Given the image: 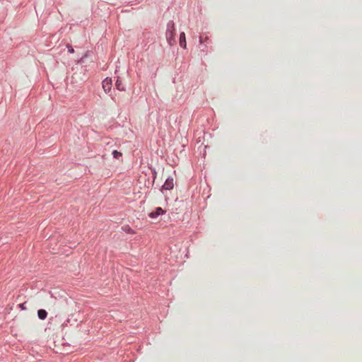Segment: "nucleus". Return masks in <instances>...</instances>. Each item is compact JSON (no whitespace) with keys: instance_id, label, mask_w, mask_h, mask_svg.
I'll return each instance as SVG.
<instances>
[{"instance_id":"1","label":"nucleus","mask_w":362,"mask_h":362,"mask_svg":"<svg viewBox=\"0 0 362 362\" xmlns=\"http://www.w3.org/2000/svg\"><path fill=\"white\" fill-rule=\"evenodd\" d=\"M166 39L170 45H173L175 43V24L172 21H170L168 23V28H167V31H166Z\"/></svg>"},{"instance_id":"2","label":"nucleus","mask_w":362,"mask_h":362,"mask_svg":"<svg viewBox=\"0 0 362 362\" xmlns=\"http://www.w3.org/2000/svg\"><path fill=\"white\" fill-rule=\"evenodd\" d=\"M112 81L111 78H106L103 81V88L105 93H109L112 88Z\"/></svg>"},{"instance_id":"3","label":"nucleus","mask_w":362,"mask_h":362,"mask_svg":"<svg viewBox=\"0 0 362 362\" xmlns=\"http://www.w3.org/2000/svg\"><path fill=\"white\" fill-rule=\"evenodd\" d=\"M174 183H173V179L168 177L164 185H163V189L165 190H170L173 188Z\"/></svg>"},{"instance_id":"4","label":"nucleus","mask_w":362,"mask_h":362,"mask_svg":"<svg viewBox=\"0 0 362 362\" xmlns=\"http://www.w3.org/2000/svg\"><path fill=\"white\" fill-rule=\"evenodd\" d=\"M165 211L161 207H157L155 211H152L149 214V216L152 218H156L158 216L163 214Z\"/></svg>"},{"instance_id":"5","label":"nucleus","mask_w":362,"mask_h":362,"mask_svg":"<svg viewBox=\"0 0 362 362\" xmlns=\"http://www.w3.org/2000/svg\"><path fill=\"white\" fill-rule=\"evenodd\" d=\"M180 45L185 49L187 47V42L185 33H181L180 35Z\"/></svg>"},{"instance_id":"6","label":"nucleus","mask_w":362,"mask_h":362,"mask_svg":"<svg viewBox=\"0 0 362 362\" xmlns=\"http://www.w3.org/2000/svg\"><path fill=\"white\" fill-rule=\"evenodd\" d=\"M37 316L40 320H45L47 316V313L45 310L40 309L37 311Z\"/></svg>"},{"instance_id":"7","label":"nucleus","mask_w":362,"mask_h":362,"mask_svg":"<svg viewBox=\"0 0 362 362\" xmlns=\"http://www.w3.org/2000/svg\"><path fill=\"white\" fill-rule=\"evenodd\" d=\"M115 86L119 90L123 91L125 90L124 84L119 78L117 80Z\"/></svg>"},{"instance_id":"8","label":"nucleus","mask_w":362,"mask_h":362,"mask_svg":"<svg viewBox=\"0 0 362 362\" xmlns=\"http://www.w3.org/2000/svg\"><path fill=\"white\" fill-rule=\"evenodd\" d=\"M112 156H113L114 158H115L117 160H119L122 157V153H121L117 150H115L112 151Z\"/></svg>"},{"instance_id":"9","label":"nucleus","mask_w":362,"mask_h":362,"mask_svg":"<svg viewBox=\"0 0 362 362\" xmlns=\"http://www.w3.org/2000/svg\"><path fill=\"white\" fill-rule=\"evenodd\" d=\"M122 229L129 234H134L135 231L132 230L129 226H124Z\"/></svg>"},{"instance_id":"10","label":"nucleus","mask_w":362,"mask_h":362,"mask_svg":"<svg viewBox=\"0 0 362 362\" xmlns=\"http://www.w3.org/2000/svg\"><path fill=\"white\" fill-rule=\"evenodd\" d=\"M67 47H68L69 53L73 54L74 52V49L71 46L69 45V46H67Z\"/></svg>"},{"instance_id":"11","label":"nucleus","mask_w":362,"mask_h":362,"mask_svg":"<svg viewBox=\"0 0 362 362\" xmlns=\"http://www.w3.org/2000/svg\"><path fill=\"white\" fill-rule=\"evenodd\" d=\"M207 39H208L207 37H206L205 38H204L203 37H200L199 42H200V43H203L204 42V40H206Z\"/></svg>"}]
</instances>
